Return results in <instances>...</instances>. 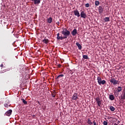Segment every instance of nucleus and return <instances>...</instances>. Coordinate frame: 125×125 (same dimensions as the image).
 I'll list each match as a JSON object with an SVG mask.
<instances>
[{"label": "nucleus", "mask_w": 125, "mask_h": 125, "mask_svg": "<svg viewBox=\"0 0 125 125\" xmlns=\"http://www.w3.org/2000/svg\"><path fill=\"white\" fill-rule=\"evenodd\" d=\"M21 101L22 102V103L24 104V105H27V104H28V103L27 102V101H26V100H25V99H21Z\"/></svg>", "instance_id": "nucleus-18"}, {"label": "nucleus", "mask_w": 125, "mask_h": 125, "mask_svg": "<svg viewBox=\"0 0 125 125\" xmlns=\"http://www.w3.org/2000/svg\"><path fill=\"white\" fill-rule=\"evenodd\" d=\"M62 34L64 36L63 37H62V35H61L60 36V33H58L57 34V40H61V41H63V40H64V39H67V38H68V37L71 35L70 31L67 30L66 28L63 29L62 32Z\"/></svg>", "instance_id": "nucleus-1"}, {"label": "nucleus", "mask_w": 125, "mask_h": 125, "mask_svg": "<svg viewBox=\"0 0 125 125\" xmlns=\"http://www.w3.org/2000/svg\"><path fill=\"white\" fill-rule=\"evenodd\" d=\"M31 0L32 1L33 0Z\"/></svg>", "instance_id": "nucleus-35"}, {"label": "nucleus", "mask_w": 125, "mask_h": 125, "mask_svg": "<svg viewBox=\"0 0 125 125\" xmlns=\"http://www.w3.org/2000/svg\"><path fill=\"white\" fill-rule=\"evenodd\" d=\"M1 102H0V104Z\"/></svg>", "instance_id": "nucleus-36"}, {"label": "nucleus", "mask_w": 125, "mask_h": 125, "mask_svg": "<svg viewBox=\"0 0 125 125\" xmlns=\"http://www.w3.org/2000/svg\"><path fill=\"white\" fill-rule=\"evenodd\" d=\"M71 75H73V73H71Z\"/></svg>", "instance_id": "nucleus-34"}, {"label": "nucleus", "mask_w": 125, "mask_h": 125, "mask_svg": "<svg viewBox=\"0 0 125 125\" xmlns=\"http://www.w3.org/2000/svg\"><path fill=\"white\" fill-rule=\"evenodd\" d=\"M110 83H113V85H116V84H119V80H116L115 78H112L110 80Z\"/></svg>", "instance_id": "nucleus-4"}, {"label": "nucleus", "mask_w": 125, "mask_h": 125, "mask_svg": "<svg viewBox=\"0 0 125 125\" xmlns=\"http://www.w3.org/2000/svg\"><path fill=\"white\" fill-rule=\"evenodd\" d=\"M119 91H118V90H115L114 93L115 94V95H118V93H119Z\"/></svg>", "instance_id": "nucleus-25"}, {"label": "nucleus", "mask_w": 125, "mask_h": 125, "mask_svg": "<svg viewBox=\"0 0 125 125\" xmlns=\"http://www.w3.org/2000/svg\"><path fill=\"white\" fill-rule=\"evenodd\" d=\"M4 107H5L6 108H8V106H9V105H8V104H4Z\"/></svg>", "instance_id": "nucleus-26"}, {"label": "nucleus", "mask_w": 125, "mask_h": 125, "mask_svg": "<svg viewBox=\"0 0 125 125\" xmlns=\"http://www.w3.org/2000/svg\"><path fill=\"white\" fill-rule=\"evenodd\" d=\"M80 15L82 18H84V19H85L86 18V14L85 13V12H84V11L81 12Z\"/></svg>", "instance_id": "nucleus-5"}, {"label": "nucleus", "mask_w": 125, "mask_h": 125, "mask_svg": "<svg viewBox=\"0 0 125 125\" xmlns=\"http://www.w3.org/2000/svg\"><path fill=\"white\" fill-rule=\"evenodd\" d=\"M99 14H102L104 10V8L102 6H100L98 8Z\"/></svg>", "instance_id": "nucleus-6"}, {"label": "nucleus", "mask_w": 125, "mask_h": 125, "mask_svg": "<svg viewBox=\"0 0 125 125\" xmlns=\"http://www.w3.org/2000/svg\"><path fill=\"white\" fill-rule=\"evenodd\" d=\"M109 99L110 100H114L115 99V97L114 96V95H109Z\"/></svg>", "instance_id": "nucleus-17"}, {"label": "nucleus", "mask_w": 125, "mask_h": 125, "mask_svg": "<svg viewBox=\"0 0 125 125\" xmlns=\"http://www.w3.org/2000/svg\"><path fill=\"white\" fill-rule=\"evenodd\" d=\"M117 90L119 92H121V91H122L123 90V88H122V87H121V86H118L117 87Z\"/></svg>", "instance_id": "nucleus-21"}, {"label": "nucleus", "mask_w": 125, "mask_h": 125, "mask_svg": "<svg viewBox=\"0 0 125 125\" xmlns=\"http://www.w3.org/2000/svg\"><path fill=\"white\" fill-rule=\"evenodd\" d=\"M85 7H89V3H87L85 4Z\"/></svg>", "instance_id": "nucleus-28"}, {"label": "nucleus", "mask_w": 125, "mask_h": 125, "mask_svg": "<svg viewBox=\"0 0 125 125\" xmlns=\"http://www.w3.org/2000/svg\"><path fill=\"white\" fill-rule=\"evenodd\" d=\"M104 20V22H109V21H110V18L105 17Z\"/></svg>", "instance_id": "nucleus-19"}, {"label": "nucleus", "mask_w": 125, "mask_h": 125, "mask_svg": "<svg viewBox=\"0 0 125 125\" xmlns=\"http://www.w3.org/2000/svg\"><path fill=\"white\" fill-rule=\"evenodd\" d=\"M57 23V24H60L59 21H58Z\"/></svg>", "instance_id": "nucleus-32"}, {"label": "nucleus", "mask_w": 125, "mask_h": 125, "mask_svg": "<svg viewBox=\"0 0 125 125\" xmlns=\"http://www.w3.org/2000/svg\"><path fill=\"white\" fill-rule=\"evenodd\" d=\"M95 100L97 102L98 106H99V107H101V104H102V100L100 99V97H98L96 98Z\"/></svg>", "instance_id": "nucleus-3"}, {"label": "nucleus", "mask_w": 125, "mask_h": 125, "mask_svg": "<svg viewBox=\"0 0 125 125\" xmlns=\"http://www.w3.org/2000/svg\"><path fill=\"white\" fill-rule=\"evenodd\" d=\"M93 123L94 124V125H97L96 124V122H95V120H94V121H93Z\"/></svg>", "instance_id": "nucleus-29"}, {"label": "nucleus", "mask_w": 125, "mask_h": 125, "mask_svg": "<svg viewBox=\"0 0 125 125\" xmlns=\"http://www.w3.org/2000/svg\"><path fill=\"white\" fill-rule=\"evenodd\" d=\"M76 45L78 46V49H79V50H82V45H81V44H80V43L77 42Z\"/></svg>", "instance_id": "nucleus-14"}, {"label": "nucleus", "mask_w": 125, "mask_h": 125, "mask_svg": "<svg viewBox=\"0 0 125 125\" xmlns=\"http://www.w3.org/2000/svg\"><path fill=\"white\" fill-rule=\"evenodd\" d=\"M87 123L89 125H92V122H91V120H90V119L89 118L88 119Z\"/></svg>", "instance_id": "nucleus-22"}, {"label": "nucleus", "mask_w": 125, "mask_h": 125, "mask_svg": "<svg viewBox=\"0 0 125 125\" xmlns=\"http://www.w3.org/2000/svg\"><path fill=\"white\" fill-rule=\"evenodd\" d=\"M0 67H1V68H2V67H3V64H1V65H0Z\"/></svg>", "instance_id": "nucleus-31"}, {"label": "nucleus", "mask_w": 125, "mask_h": 125, "mask_svg": "<svg viewBox=\"0 0 125 125\" xmlns=\"http://www.w3.org/2000/svg\"><path fill=\"white\" fill-rule=\"evenodd\" d=\"M32 1L34 2V4H40L41 3V0H33Z\"/></svg>", "instance_id": "nucleus-11"}, {"label": "nucleus", "mask_w": 125, "mask_h": 125, "mask_svg": "<svg viewBox=\"0 0 125 125\" xmlns=\"http://www.w3.org/2000/svg\"><path fill=\"white\" fill-rule=\"evenodd\" d=\"M121 100H125V93H124L123 95H121V98H120Z\"/></svg>", "instance_id": "nucleus-16"}, {"label": "nucleus", "mask_w": 125, "mask_h": 125, "mask_svg": "<svg viewBox=\"0 0 125 125\" xmlns=\"http://www.w3.org/2000/svg\"><path fill=\"white\" fill-rule=\"evenodd\" d=\"M42 42L43 43H45L46 44H47L49 42V40L48 39L44 38V40H42Z\"/></svg>", "instance_id": "nucleus-12"}, {"label": "nucleus", "mask_w": 125, "mask_h": 125, "mask_svg": "<svg viewBox=\"0 0 125 125\" xmlns=\"http://www.w3.org/2000/svg\"><path fill=\"white\" fill-rule=\"evenodd\" d=\"M83 57L84 59H88V56L87 55H83Z\"/></svg>", "instance_id": "nucleus-24"}, {"label": "nucleus", "mask_w": 125, "mask_h": 125, "mask_svg": "<svg viewBox=\"0 0 125 125\" xmlns=\"http://www.w3.org/2000/svg\"><path fill=\"white\" fill-rule=\"evenodd\" d=\"M12 113V110L9 109L7 112H6L5 115H6V116H8V117H9V116H10V115H11Z\"/></svg>", "instance_id": "nucleus-10"}, {"label": "nucleus", "mask_w": 125, "mask_h": 125, "mask_svg": "<svg viewBox=\"0 0 125 125\" xmlns=\"http://www.w3.org/2000/svg\"><path fill=\"white\" fill-rule=\"evenodd\" d=\"M47 23L50 24L52 22V18L50 17L47 19Z\"/></svg>", "instance_id": "nucleus-15"}, {"label": "nucleus", "mask_w": 125, "mask_h": 125, "mask_svg": "<svg viewBox=\"0 0 125 125\" xmlns=\"http://www.w3.org/2000/svg\"><path fill=\"white\" fill-rule=\"evenodd\" d=\"M52 96L54 98V97H55V94L52 93Z\"/></svg>", "instance_id": "nucleus-30"}, {"label": "nucleus", "mask_w": 125, "mask_h": 125, "mask_svg": "<svg viewBox=\"0 0 125 125\" xmlns=\"http://www.w3.org/2000/svg\"><path fill=\"white\" fill-rule=\"evenodd\" d=\"M100 2H99V1L98 0H96L95 1V4L96 5V6H98V5H99Z\"/></svg>", "instance_id": "nucleus-23"}, {"label": "nucleus", "mask_w": 125, "mask_h": 125, "mask_svg": "<svg viewBox=\"0 0 125 125\" xmlns=\"http://www.w3.org/2000/svg\"><path fill=\"white\" fill-rule=\"evenodd\" d=\"M74 14L75 16H77L78 17H80L81 16V15H80V12L78 9H76L74 11Z\"/></svg>", "instance_id": "nucleus-7"}, {"label": "nucleus", "mask_w": 125, "mask_h": 125, "mask_svg": "<svg viewBox=\"0 0 125 125\" xmlns=\"http://www.w3.org/2000/svg\"><path fill=\"white\" fill-rule=\"evenodd\" d=\"M110 110L111 111V112H114L116 110V108L114 107L113 106H111L109 108Z\"/></svg>", "instance_id": "nucleus-20"}, {"label": "nucleus", "mask_w": 125, "mask_h": 125, "mask_svg": "<svg viewBox=\"0 0 125 125\" xmlns=\"http://www.w3.org/2000/svg\"><path fill=\"white\" fill-rule=\"evenodd\" d=\"M103 124L104 125H108V122H107L106 121H104Z\"/></svg>", "instance_id": "nucleus-27"}, {"label": "nucleus", "mask_w": 125, "mask_h": 125, "mask_svg": "<svg viewBox=\"0 0 125 125\" xmlns=\"http://www.w3.org/2000/svg\"><path fill=\"white\" fill-rule=\"evenodd\" d=\"M78 99V93H74L72 97V100H77Z\"/></svg>", "instance_id": "nucleus-9"}, {"label": "nucleus", "mask_w": 125, "mask_h": 125, "mask_svg": "<svg viewBox=\"0 0 125 125\" xmlns=\"http://www.w3.org/2000/svg\"><path fill=\"white\" fill-rule=\"evenodd\" d=\"M61 65H59V67H61Z\"/></svg>", "instance_id": "nucleus-33"}, {"label": "nucleus", "mask_w": 125, "mask_h": 125, "mask_svg": "<svg viewBox=\"0 0 125 125\" xmlns=\"http://www.w3.org/2000/svg\"><path fill=\"white\" fill-rule=\"evenodd\" d=\"M97 81H98V83L99 84H100V85H101V84H105V83H106V81L102 80V79H101V77H98Z\"/></svg>", "instance_id": "nucleus-2"}, {"label": "nucleus", "mask_w": 125, "mask_h": 125, "mask_svg": "<svg viewBox=\"0 0 125 125\" xmlns=\"http://www.w3.org/2000/svg\"><path fill=\"white\" fill-rule=\"evenodd\" d=\"M78 34V31H77V29H74L71 31V35L73 36V37H75L76 35Z\"/></svg>", "instance_id": "nucleus-8"}, {"label": "nucleus", "mask_w": 125, "mask_h": 125, "mask_svg": "<svg viewBox=\"0 0 125 125\" xmlns=\"http://www.w3.org/2000/svg\"><path fill=\"white\" fill-rule=\"evenodd\" d=\"M63 77H64V75L60 74L57 76V77L56 78V79L57 80H61V79H62V78H63Z\"/></svg>", "instance_id": "nucleus-13"}]
</instances>
